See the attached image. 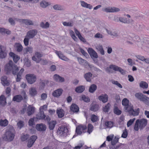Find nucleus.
Here are the masks:
<instances>
[{
    "mask_svg": "<svg viewBox=\"0 0 149 149\" xmlns=\"http://www.w3.org/2000/svg\"><path fill=\"white\" fill-rule=\"evenodd\" d=\"M96 49L100 52V53L102 55L104 54V51L103 49V47L101 45H99L96 47Z\"/></svg>",
    "mask_w": 149,
    "mask_h": 149,
    "instance_id": "43",
    "label": "nucleus"
},
{
    "mask_svg": "<svg viewBox=\"0 0 149 149\" xmlns=\"http://www.w3.org/2000/svg\"><path fill=\"white\" fill-rule=\"evenodd\" d=\"M99 119L97 116L94 114H93L91 116V120L92 122L94 123L98 120Z\"/></svg>",
    "mask_w": 149,
    "mask_h": 149,
    "instance_id": "52",
    "label": "nucleus"
},
{
    "mask_svg": "<svg viewBox=\"0 0 149 149\" xmlns=\"http://www.w3.org/2000/svg\"><path fill=\"white\" fill-rule=\"evenodd\" d=\"M29 94L32 97H34L36 96L37 93V92L36 88L32 87L29 90Z\"/></svg>",
    "mask_w": 149,
    "mask_h": 149,
    "instance_id": "37",
    "label": "nucleus"
},
{
    "mask_svg": "<svg viewBox=\"0 0 149 149\" xmlns=\"http://www.w3.org/2000/svg\"><path fill=\"white\" fill-rule=\"evenodd\" d=\"M134 28L137 30H140L144 28V26L142 24L138 23H136V25H135Z\"/></svg>",
    "mask_w": 149,
    "mask_h": 149,
    "instance_id": "40",
    "label": "nucleus"
},
{
    "mask_svg": "<svg viewBox=\"0 0 149 149\" xmlns=\"http://www.w3.org/2000/svg\"><path fill=\"white\" fill-rule=\"evenodd\" d=\"M139 128L140 130H141L145 127L147 123V120L146 119H142L139 120Z\"/></svg>",
    "mask_w": 149,
    "mask_h": 149,
    "instance_id": "14",
    "label": "nucleus"
},
{
    "mask_svg": "<svg viewBox=\"0 0 149 149\" xmlns=\"http://www.w3.org/2000/svg\"><path fill=\"white\" fill-rule=\"evenodd\" d=\"M25 54L27 53L28 52L30 53H32L33 52V48L31 47H28L25 49Z\"/></svg>",
    "mask_w": 149,
    "mask_h": 149,
    "instance_id": "57",
    "label": "nucleus"
},
{
    "mask_svg": "<svg viewBox=\"0 0 149 149\" xmlns=\"http://www.w3.org/2000/svg\"><path fill=\"white\" fill-rule=\"evenodd\" d=\"M77 127L78 129L80 130L82 132L85 130L87 128L86 126L85 125H79Z\"/></svg>",
    "mask_w": 149,
    "mask_h": 149,
    "instance_id": "56",
    "label": "nucleus"
},
{
    "mask_svg": "<svg viewBox=\"0 0 149 149\" xmlns=\"http://www.w3.org/2000/svg\"><path fill=\"white\" fill-rule=\"evenodd\" d=\"M24 71V69L21 68L19 71H18L17 77L16 78V81L17 82L20 81L22 77V75Z\"/></svg>",
    "mask_w": 149,
    "mask_h": 149,
    "instance_id": "28",
    "label": "nucleus"
},
{
    "mask_svg": "<svg viewBox=\"0 0 149 149\" xmlns=\"http://www.w3.org/2000/svg\"><path fill=\"white\" fill-rule=\"evenodd\" d=\"M49 24L48 22H46L45 24L43 22L40 23V26L44 29H47L49 27Z\"/></svg>",
    "mask_w": 149,
    "mask_h": 149,
    "instance_id": "45",
    "label": "nucleus"
},
{
    "mask_svg": "<svg viewBox=\"0 0 149 149\" xmlns=\"http://www.w3.org/2000/svg\"><path fill=\"white\" fill-rule=\"evenodd\" d=\"M1 84L4 86H8L10 85V83L7 79V77L6 76L2 77L1 78Z\"/></svg>",
    "mask_w": 149,
    "mask_h": 149,
    "instance_id": "20",
    "label": "nucleus"
},
{
    "mask_svg": "<svg viewBox=\"0 0 149 149\" xmlns=\"http://www.w3.org/2000/svg\"><path fill=\"white\" fill-rule=\"evenodd\" d=\"M15 134L14 128L11 127L9 129L6 130L5 133L2 136V139L6 141H11L14 138Z\"/></svg>",
    "mask_w": 149,
    "mask_h": 149,
    "instance_id": "1",
    "label": "nucleus"
},
{
    "mask_svg": "<svg viewBox=\"0 0 149 149\" xmlns=\"http://www.w3.org/2000/svg\"><path fill=\"white\" fill-rule=\"evenodd\" d=\"M63 24L64 26H67L72 27L73 25V22L72 21L69 22H63Z\"/></svg>",
    "mask_w": 149,
    "mask_h": 149,
    "instance_id": "48",
    "label": "nucleus"
},
{
    "mask_svg": "<svg viewBox=\"0 0 149 149\" xmlns=\"http://www.w3.org/2000/svg\"><path fill=\"white\" fill-rule=\"evenodd\" d=\"M97 89V86L96 85L93 84L91 85L89 87L88 91L90 93H93L95 92Z\"/></svg>",
    "mask_w": 149,
    "mask_h": 149,
    "instance_id": "36",
    "label": "nucleus"
},
{
    "mask_svg": "<svg viewBox=\"0 0 149 149\" xmlns=\"http://www.w3.org/2000/svg\"><path fill=\"white\" fill-rule=\"evenodd\" d=\"M53 78L54 80L56 81L62 83L65 81L64 78L57 74H55L53 76Z\"/></svg>",
    "mask_w": 149,
    "mask_h": 149,
    "instance_id": "10",
    "label": "nucleus"
},
{
    "mask_svg": "<svg viewBox=\"0 0 149 149\" xmlns=\"http://www.w3.org/2000/svg\"><path fill=\"white\" fill-rule=\"evenodd\" d=\"M56 123V120H52L48 123L49 128L50 130H52L54 129Z\"/></svg>",
    "mask_w": 149,
    "mask_h": 149,
    "instance_id": "30",
    "label": "nucleus"
},
{
    "mask_svg": "<svg viewBox=\"0 0 149 149\" xmlns=\"http://www.w3.org/2000/svg\"><path fill=\"white\" fill-rule=\"evenodd\" d=\"M113 112L117 115H120L121 113V111L117 107H115L114 108Z\"/></svg>",
    "mask_w": 149,
    "mask_h": 149,
    "instance_id": "49",
    "label": "nucleus"
},
{
    "mask_svg": "<svg viewBox=\"0 0 149 149\" xmlns=\"http://www.w3.org/2000/svg\"><path fill=\"white\" fill-rule=\"evenodd\" d=\"M57 132L61 136H66L68 134V130L66 127H59Z\"/></svg>",
    "mask_w": 149,
    "mask_h": 149,
    "instance_id": "5",
    "label": "nucleus"
},
{
    "mask_svg": "<svg viewBox=\"0 0 149 149\" xmlns=\"http://www.w3.org/2000/svg\"><path fill=\"white\" fill-rule=\"evenodd\" d=\"M129 111H130V115L136 116L139 115L140 111V109L139 108H138L136 111H134L133 108L131 109Z\"/></svg>",
    "mask_w": 149,
    "mask_h": 149,
    "instance_id": "32",
    "label": "nucleus"
},
{
    "mask_svg": "<svg viewBox=\"0 0 149 149\" xmlns=\"http://www.w3.org/2000/svg\"><path fill=\"white\" fill-rule=\"evenodd\" d=\"M7 51L6 48L2 45L0 46V58L3 59L7 55Z\"/></svg>",
    "mask_w": 149,
    "mask_h": 149,
    "instance_id": "6",
    "label": "nucleus"
},
{
    "mask_svg": "<svg viewBox=\"0 0 149 149\" xmlns=\"http://www.w3.org/2000/svg\"><path fill=\"white\" fill-rule=\"evenodd\" d=\"M17 125L19 129H21L24 125L23 122L21 120L19 121L17 123Z\"/></svg>",
    "mask_w": 149,
    "mask_h": 149,
    "instance_id": "60",
    "label": "nucleus"
},
{
    "mask_svg": "<svg viewBox=\"0 0 149 149\" xmlns=\"http://www.w3.org/2000/svg\"><path fill=\"white\" fill-rule=\"evenodd\" d=\"M70 110L74 112H77L79 111L78 106L75 104H72L70 106Z\"/></svg>",
    "mask_w": 149,
    "mask_h": 149,
    "instance_id": "29",
    "label": "nucleus"
},
{
    "mask_svg": "<svg viewBox=\"0 0 149 149\" xmlns=\"http://www.w3.org/2000/svg\"><path fill=\"white\" fill-rule=\"evenodd\" d=\"M9 55L11 57L13 58V61L15 63H16L20 59V57L17 55H16L13 52H10L9 54Z\"/></svg>",
    "mask_w": 149,
    "mask_h": 149,
    "instance_id": "25",
    "label": "nucleus"
},
{
    "mask_svg": "<svg viewBox=\"0 0 149 149\" xmlns=\"http://www.w3.org/2000/svg\"><path fill=\"white\" fill-rule=\"evenodd\" d=\"M110 106L111 104L109 103H108L104 107H103L102 110L105 113L108 112L110 110Z\"/></svg>",
    "mask_w": 149,
    "mask_h": 149,
    "instance_id": "41",
    "label": "nucleus"
},
{
    "mask_svg": "<svg viewBox=\"0 0 149 149\" xmlns=\"http://www.w3.org/2000/svg\"><path fill=\"white\" fill-rule=\"evenodd\" d=\"M119 21L124 23H127V21L126 18L121 17H119Z\"/></svg>",
    "mask_w": 149,
    "mask_h": 149,
    "instance_id": "63",
    "label": "nucleus"
},
{
    "mask_svg": "<svg viewBox=\"0 0 149 149\" xmlns=\"http://www.w3.org/2000/svg\"><path fill=\"white\" fill-rule=\"evenodd\" d=\"M49 82L48 80H42L40 79V82L39 83V88L40 90H42L44 89L46 84H47Z\"/></svg>",
    "mask_w": 149,
    "mask_h": 149,
    "instance_id": "11",
    "label": "nucleus"
},
{
    "mask_svg": "<svg viewBox=\"0 0 149 149\" xmlns=\"http://www.w3.org/2000/svg\"><path fill=\"white\" fill-rule=\"evenodd\" d=\"M80 51L81 53L82 54L84 55L85 56L86 58H88L89 56V55L87 54V53L82 48H81L80 49Z\"/></svg>",
    "mask_w": 149,
    "mask_h": 149,
    "instance_id": "61",
    "label": "nucleus"
},
{
    "mask_svg": "<svg viewBox=\"0 0 149 149\" xmlns=\"http://www.w3.org/2000/svg\"><path fill=\"white\" fill-rule=\"evenodd\" d=\"M53 9L55 10H65V7L59 4H56L53 6Z\"/></svg>",
    "mask_w": 149,
    "mask_h": 149,
    "instance_id": "31",
    "label": "nucleus"
},
{
    "mask_svg": "<svg viewBox=\"0 0 149 149\" xmlns=\"http://www.w3.org/2000/svg\"><path fill=\"white\" fill-rule=\"evenodd\" d=\"M139 86L143 89H146L148 87V84L145 81H141L139 83Z\"/></svg>",
    "mask_w": 149,
    "mask_h": 149,
    "instance_id": "39",
    "label": "nucleus"
},
{
    "mask_svg": "<svg viewBox=\"0 0 149 149\" xmlns=\"http://www.w3.org/2000/svg\"><path fill=\"white\" fill-rule=\"evenodd\" d=\"M36 128L37 130L39 131L44 132L46 129V125L43 123L37 124L36 125Z\"/></svg>",
    "mask_w": 149,
    "mask_h": 149,
    "instance_id": "12",
    "label": "nucleus"
},
{
    "mask_svg": "<svg viewBox=\"0 0 149 149\" xmlns=\"http://www.w3.org/2000/svg\"><path fill=\"white\" fill-rule=\"evenodd\" d=\"M88 52L92 58H98V56L97 53L92 48H89L88 50Z\"/></svg>",
    "mask_w": 149,
    "mask_h": 149,
    "instance_id": "13",
    "label": "nucleus"
},
{
    "mask_svg": "<svg viewBox=\"0 0 149 149\" xmlns=\"http://www.w3.org/2000/svg\"><path fill=\"white\" fill-rule=\"evenodd\" d=\"M8 124V121L6 119L4 120H0V125L1 126L5 127Z\"/></svg>",
    "mask_w": 149,
    "mask_h": 149,
    "instance_id": "47",
    "label": "nucleus"
},
{
    "mask_svg": "<svg viewBox=\"0 0 149 149\" xmlns=\"http://www.w3.org/2000/svg\"><path fill=\"white\" fill-rule=\"evenodd\" d=\"M108 98V96L106 94H102L99 96L98 97V99L100 101H102L104 103L107 102Z\"/></svg>",
    "mask_w": 149,
    "mask_h": 149,
    "instance_id": "15",
    "label": "nucleus"
},
{
    "mask_svg": "<svg viewBox=\"0 0 149 149\" xmlns=\"http://www.w3.org/2000/svg\"><path fill=\"white\" fill-rule=\"evenodd\" d=\"M104 124L106 126L109 128H111L113 126V123L111 121H107L105 122Z\"/></svg>",
    "mask_w": 149,
    "mask_h": 149,
    "instance_id": "50",
    "label": "nucleus"
},
{
    "mask_svg": "<svg viewBox=\"0 0 149 149\" xmlns=\"http://www.w3.org/2000/svg\"><path fill=\"white\" fill-rule=\"evenodd\" d=\"M37 139V136L36 135H32L31 136L28 140L27 143L28 147L29 148L31 147Z\"/></svg>",
    "mask_w": 149,
    "mask_h": 149,
    "instance_id": "8",
    "label": "nucleus"
},
{
    "mask_svg": "<svg viewBox=\"0 0 149 149\" xmlns=\"http://www.w3.org/2000/svg\"><path fill=\"white\" fill-rule=\"evenodd\" d=\"M139 120L138 119L136 122L134 126V129L136 131H138L139 130Z\"/></svg>",
    "mask_w": 149,
    "mask_h": 149,
    "instance_id": "53",
    "label": "nucleus"
},
{
    "mask_svg": "<svg viewBox=\"0 0 149 149\" xmlns=\"http://www.w3.org/2000/svg\"><path fill=\"white\" fill-rule=\"evenodd\" d=\"M56 113L59 118H61L64 116V111L62 109L57 110L56 111Z\"/></svg>",
    "mask_w": 149,
    "mask_h": 149,
    "instance_id": "42",
    "label": "nucleus"
},
{
    "mask_svg": "<svg viewBox=\"0 0 149 149\" xmlns=\"http://www.w3.org/2000/svg\"><path fill=\"white\" fill-rule=\"evenodd\" d=\"M129 100L127 98H124L122 101V104L124 106V109L125 111H128L127 109L129 105Z\"/></svg>",
    "mask_w": 149,
    "mask_h": 149,
    "instance_id": "27",
    "label": "nucleus"
},
{
    "mask_svg": "<svg viewBox=\"0 0 149 149\" xmlns=\"http://www.w3.org/2000/svg\"><path fill=\"white\" fill-rule=\"evenodd\" d=\"M26 111L28 115L30 116L34 113L35 108L29 105Z\"/></svg>",
    "mask_w": 149,
    "mask_h": 149,
    "instance_id": "26",
    "label": "nucleus"
},
{
    "mask_svg": "<svg viewBox=\"0 0 149 149\" xmlns=\"http://www.w3.org/2000/svg\"><path fill=\"white\" fill-rule=\"evenodd\" d=\"M135 118H133L132 119H131L130 120L128 121L127 122V125L128 127H129L130 126H131L132 123L134 122V121L135 120Z\"/></svg>",
    "mask_w": 149,
    "mask_h": 149,
    "instance_id": "62",
    "label": "nucleus"
},
{
    "mask_svg": "<svg viewBox=\"0 0 149 149\" xmlns=\"http://www.w3.org/2000/svg\"><path fill=\"white\" fill-rule=\"evenodd\" d=\"M6 71V74H8L11 72L14 75H17L19 69L18 66L13 63L12 61L10 60L8 64L5 67Z\"/></svg>",
    "mask_w": 149,
    "mask_h": 149,
    "instance_id": "2",
    "label": "nucleus"
},
{
    "mask_svg": "<svg viewBox=\"0 0 149 149\" xmlns=\"http://www.w3.org/2000/svg\"><path fill=\"white\" fill-rule=\"evenodd\" d=\"M93 127L92 124H89L88 126V132L90 134L92 132L93 130Z\"/></svg>",
    "mask_w": 149,
    "mask_h": 149,
    "instance_id": "51",
    "label": "nucleus"
},
{
    "mask_svg": "<svg viewBox=\"0 0 149 149\" xmlns=\"http://www.w3.org/2000/svg\"><path fill=\"white\" fill-rule=\"evenodd\" d=\"M63 90L61 88H58L54 91L52 93V95L56 97H58L60 96L62 93Z\"/></svg>",
    "mask_w": 149,
    "mask_h": 149,
    "instance_id": "16",
    "label": "nucleus"
},
{
    "mask_svg": "<svg viewBox=\"0 0 149 149\" xmlns=\"http://www.w3.org/2000/svg\"><path fill=\"white\" fill-rule=\"evenodd\" d=\"M6 103V98L3 95H1L0 96V105L2 107H4Z\"/></svg>",
    "mask_w": 149,
    "mask_h": 149,
    "instance_id": "23",
    "label": "nucleus"
},
{
    "mask_svg": "<svg viewBox=\"0 0 149 149\" xmlns=\"http://www.w3.org/2000/svg\"><path fill=\"white\" fill-rule=\"evenodd\" d=\"M118 138H115L114 139L112 140L111 141V144L112 146H114L118 142Z\"/></svg>",
    "mask_w": 149,
    "mask_h": 149,
    "instance_id": "55",
    "label": "nucleus"
},
{
    "mask_svg": "<svg viewBox=\"0 0 149 149\" xmlns=\"http://www.w3.org/2000/svg\"><path fill=\"white\" fill-rule=\"evenodd\" d=\"M135 96L138 100L141 101L143 102V100L145 99L146 95H143L141 93H136L135 94Z\"/></svg>",
    "mask_w": 149,
    "mask_h": 149,
    "instance_id": "24",
    "label": "nucleus"
},
{
    "mask_svg": "<svg viewBox=\"0 0 149 149\" xmlns=\"http://www.w3.org/2000/svg\"><path fill=\"white\" fill-rule=\"evenodd\" d=\"M85 90V86H80L77 87L75 88V91L77 93H81Z\"/></svg>",
    "mask_w": 149,
    "mask_h": 149,
    "instance_id": "34",
    "label": "nucleus"
},
{
    "mask_svg": "<svg viewBox=\"0 0 149 149\" xmlns=\"http://www.w3.org/2000/svg\"><path fill=\"white\" fill-rule=\"evenodd\" d=\"M55 53L58 56L59 58L65 61H69V59L64 56L63 54H62L61 52L56 51Z\"/></svg>",
    "mask_w": 149,
    "mask_h": 149,
    "instance_id": "21",
    "label": "nucleus"
},
{
    "mask_svg": "<svg viewBox=\"0 0 149 149\" xmlns=\"http://www.w3.org/2000/svg\"><path fill=\"white\" fill-rule=\"evenodd\" d=\"M112 83L113 84L116 85L120 88H122L123 87L122 85L116 81L112 80Z\"/></svg>",
    "mask_w": 149,
    "mask_h": 149,
    "instance_id": "58",
    "label": "nucleus"
},
{
    "mask_svg": "<svg viewBox=\"0 0 149 149\" xmlns=\"http://www.w3.org/2000/svg\"><path fill=\"white\" fill-rule=\"evenodd\" d=\"M38 32L36 29H32L29 31L27 33L26 37H27L29 38H33L37 34Z\"/></svg>",
    "mask_w": 149,
    "mask_h": 149,
    "instance_id": "7",
    "label": "nucleus"
},
{
    "mask_svg": "<svg viewBox=\"0 0 149 149\" xmlns=\"http://www.w3.org/2000/svg\"><path fill=\"white\" fill-rule=\"evenodd\" d=\"M49 5L48 2L44 0L42 1L40 3L41 7L43 8H45Z\"/></svg>",
    "mask_w": 149,
    "mask_h": 149,
    "instance_id": "46",
    "label": "nucleus"
},
{
    "mask_svg": "<svg viewBox=\"0 0 149 149\" xmlns=\"http://www.w3.org/2000/svg\"><path fill=\"white\" fill-rule=\"evenodd\" d=\"M37 118L38 119H44L46 117V115L44 114V111L43 110H40L39 113L37 115Z\"/></svg>",
    "mask_w": 149,
    "mask_h": 149,
    "instance_id": "33",
    "label": "nucleus"
},
{
    "mask_svg": "<svg viewBox=\"0 0 149 149\" xmlns=\"http://www.w3.org/2000/svg\"><path fill=\"white\" fill-rule=\"evenodd\" d=\"M77 59L80 64L85 66L87 65L88 62L86 60L79 57H77Z\"/></svg>",
    "mask_w": 149,
    "mask_h": 149,
    "instance_id": "38",
    "label": "nucleus"
},
{
    "mask_svg": "<svg viewBox=\"0 0 149 149\" xmlns=\"http://www.w3.org/2000/svg\"><path fill=\"white\" fill-rule=\"evenodd\" d=\"M100 107L98 104H92L90 106V110L96 112L99 110Z\"/></svg>",
    "mask_w": 149,
    "mask_h": 149,
    "instance_id": "17",
    "label": "nucleus"
},
{
    "mask_svg": "<svg viewBox=\"0 0 149 149\" xmlns=\"http://www.w3.org/2000/svg\"><path fill=\"white\" fill-rule=\"evenodd\" d=\"M18 21L25 24L27 25H33V22L30 19H19Z\"/></svg>",
    "mask_w": 149,
    "mask_h": 149,
    "instance_id": "18",
    "label": "nucleus"
},
{
    "mask_svg": "<svg viewBox=\"0 0 149 149\" xmlns=\"http://www.w3.org/2000/svg\"><path fill=\"white\" fill-rule=\"evenodd\" d=\"M15 47L16 50L18 52H21L23 49V47L22 45L19 43H15Z\"/></svg>",
    "mask_w": 149,
    "mask_h": 149,
    "instance_id": "35",
    "label": "nucleus"
},
{
    "mask_svg": "<svg viewBox=\"0 0 149 149\" xmlns=\"http://www.w3.org/2000/svg\"><path fill=\"white\" fill-rule=\"evenodd\" d=\"M102 10L107 13H113L118 12L120 10L118 8L114 7H108L103 9Z\"/></svg>",
    "mask_w": 149,
    "mask_h": 149,
    "instance_id": "9",
    "label": "nucleus"
},
{
    "mask_svg": "<svg viewBox=\"0 0 149 149\" xmlns=\"http://www.w3.org/2000/svg\"><path fill=\"white\" fill-rule=\"evenodd\" d=\"M81 99L84 102H89L90 101V99L88 97L84 95H81Z\"/></svg>",
    "mask_w": 149,
    "mask_h": 149,
    "instance_id": "44",
    "label": "nucleus"
},
{
    "mask_svg": "<svg viewBox=\"0 0 149 149\" xmlns=\"http://www.w3.org/2000/svg\"><path fill=\"white\" fill-rule=\"evenodd\" d=\"M29 136V135L27 134L22 136L21 137V141H26L28 139Z\"/></svg>",
    "mask_w": 149,
    "mask_h": 149,
    "instance_id": "59",
    "label": "nucleus"
},
{
    "mask_svg": "<svg viewBox=\"0 0 149 149\" xmlns=\"http://www.w3.org/2000/svg\"><path fill=\"white\" fill-rule=\"evenodd\" d=\"M21 94L22 95H17L14 96L13 99V101L19 102L22 100L24 101L27 100V97L25 91L24 90L22 91Z\"/></svg>",
    "mask_w": 149,
    "mask_h": 149,
    "instance_id": "3",
    "label": "nucleus"
},
{
    "mask_svg": "<svg viewBox=\"0 0 149 149\" xmlns=\"http://www.w3.org/2000/svg\"><path fill=\"white\" fill-rule=\"evenodd\" d=\"M145 98V99L143 100V102H144L147 105H149V97L146 96Z\"/></svg>",
    "mask_w": 149,
    "mask_h": 149,
    "instance_id": "64",
    "label": "nucleus"
},
{
    "mask_svg": "<svg viewBox=\"0 0 149 149\" xmlns=\"http://www.w3.org/2000/svg\"><path fill=\"white\" fill-rule=\"evenodd\" d=\"M128 135V132L127 130L125 128L124 130L123 131V132L121 136V137L126 138Z\"/></svg>",
    "mask_w": 149,
    "mask_h": 149,
    "instance_id": "54",
    "label": "nucleus"
},
{
    "mask_svg": "<svg viewBox=\"0 0 149 149\" xmlns=\"http://www.w3.org/2000/svg\"><path fill=\"white\" fill-rule=\"evenodd\" d=\"M109 68L111 69H113L115 71H118L120 73L123 74V70L120 67H119L114 65H111L109 66Z\"/></svg>",
    "mask_w": 149,
    "mask_h": 149,
    "instance_id": "19",
    "label": "nucleus"
},
{
    "mask_svg": "<svg viewBox=\"0 0 149 149\" xmlns=\"http://www.w3.org/2000/svg\"><path fill=\"white\" fill-rule=\"evenodd\" d=\"M27 82L30 84L34 83L37 80L36 76L33 74H29L26 75Z\"/></svg>",
    "mask_w": 149,
    "mask_h": 149,
    "instance_id": "4",
    "label": "nucleus"
},
{
    "mask_svg": "<svg viewBox=\"0 0 149 149\" xmlns=\"http://www.w3.org/2000/svg\"><path fill=\"white\" fill-rule=\"evenodd\" d=\"M92 74L91 72H88L85 74L84 75V77L86 81L91 82L92 78Z\"/></svg>",
    "mask_w": 149,
    "mask_h": 149,
    "instance_id": "22",
    "label": "nucleus"
}]
</instances>
